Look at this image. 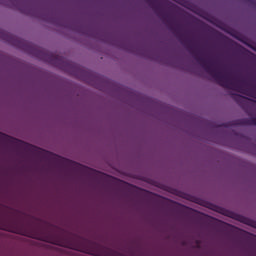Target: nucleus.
Wrapping results in <instances>:
<instances>
[{"label":"nucleus","mask_w":256,"mask_h":256,"mask_svg":"<svg viewBox=\"0 0 256 256\" xmlns=\"http://www.w3.org/2000/svg\"><path fill=\"white\" fill-rule=\"evenodd\" d=\"M44 59L50 65H54L55 67H59L63 71H69V69H77V65L72 62L67 61L63 56L55 55L49 52H42Z\"/></svg>","instance_id":"2"},{"label":"nucleus","mask_w":256,"mask_h":256,"mask_svg":"<svg viewBox=\"0 0 256 256\" xmlns=\"http://www.w3.org/2000/svg\"><path fill=\"white\" fill-rule=\"evenodd\" d=\"M79 245L74 246L72 249L75 251H82L84 253H90L91 255H97V252H91L89 249H109L107 246H103L97 242H93L88 239L79 238Z\"/></svg>","instance_id":"4"},{"label":"nucleus","mask_w":256,"mask_h":256,"mask_svg":"<svg viewBox=\"0 0 256 256\" xmlns=\"http://www.w3.org/2000/svg\"><path fill=\"white\" fill-rule=\"evenodd\" d=\"M240 83H243V84H245V80H242V81H240Z\"/></svg>","instance_id":"10"},{"label":"nucleus","mask_w":256,"mask_h":256,"mask_svg":"<svg viewBox=\"0 0 256 256\" xmlns=\"http://www.w3.org/2000/svg\"><path fill=\"white\" fill-rule=\"evenodd\" d=\"M14 225H17V222H13Z\"/></svg>","instance_id":"11"},{"label":"nucleus","mask_w":256,"mask_h":256,"mask_svg":"<svg viewBox=\"0 0 256 256\" xmlns=\"http://www.w3.org/2000/svg\"><path fill=\"white\" fill-rule=\"evenodd\" d=\"M231 125H233V124L231 122H229V123L221 124L220 127H231Z\"/></svg>","instance_id":"7"},{"label":"nucleus","mask_w":256,"mask_h":256,"mask_svg":"<svg viewBox=\"0 0 256 256\" xmlns=\"http://www.w3.org/2000/svg\"><path fill=\"white\" fill-rule=\"evenodd\" d=\"M243 1V3H246V5H249V7H252V9H256V0H240Z\"/></svg>","instance_id":"5"},{"label":"nucleus","mask_w":256,"mask_h":256,"mask_svg":"<svg viewBox=\"0 0 256 256\" xmlns=\"http://www.w3.org/2000/svg\"><path fill=\"white\" fill-rule=\"evenodd\" d=\"M146 1H147V3H149L150 7L153 9V11L156 13V15L158 17H160V19L164 23H167V25L169 26V29L171 31H174V33H176L179 36V38L181 39V29L179 28V26H177L176 28L173 27V25H175L173 18H171L169 16V14H167L165 11H163V9H161V7L159 5H157V3H155L151 0H146Z\"/></svg>","instance_id":"3"},{"label":"nucleus","mask_w":256,"mask_h":256,"mask_svg":"<svg viewBox=\"0 0 256 256\" xmlns=\"http://www.w3.org/2000/svg\"><path fill=\"white\" fill-rule=\"evenodd\" d=\"M188 49H189L190 51H193V46H188Z\"/></svg>","instance_id":"8"},{"label":"nucleus","mask_w":256,"mask_h":256,"mask_svg":"<svg viewBox=\"0 0 256 256\" xmlns=\"http://www.w3.org/2000/svg\"><path fill=\"white\" fill-rule=\"evenodd\" d=\"M23 235H27V232H24Z\"/></svg>","instance_id":"12"},{"label":"nucleus","mask_w":256,"mask_h":256,"mask_svg":"<svg viewBox=\"0 0 256 256\" xmlns=\"http://www.w3.org/2000/svg\"><path fill=\"white\" fill-rule=\"evenodd\" d=\"M192 53L197 57V53L195 52V50H192Z\"/></svg>","instance_id":"9"},{"label":"nucleus","mask_w":256,"mask_h":256,"mask_svg":"<svg viewBox=\"0 0 256 256\" xmlns=\"http://www.w3.org/2000/svg\"><path fill=\"white\" fill-rule=\"evenodd\" d=\"M196 61L202 65V67L205 69L211 77L216 81L220 87H224V89H233V91H237L238 93H242V95H247L248 97H253L256 99V95L253 92H249V90H245L243 86L239 85L237 82H233L229 75L217 72V70L213 69V64H209L207 60L203 57H197ZM231 98L236 101V103L242 107V109H246V107L249 106V101H252V103H256V100L244 97L239 94L230 93Z\"/></svg>","instance_id":"1"},{"label":"nucleus","mask_w":256,"mask_h":256,"mask_svg":"<svg viewBox=\"0 0 256 256\" xmlns=\"http://www.w3.org/2000/svg\"><path fill=\"white\" fill-rule=\"evenodd\" d=\"M10 231H11L12 233H18V234L23 233V230H21V229H19V228H13V229H10Z\"/></svg>","instance_id":"6"}]
</instances>
